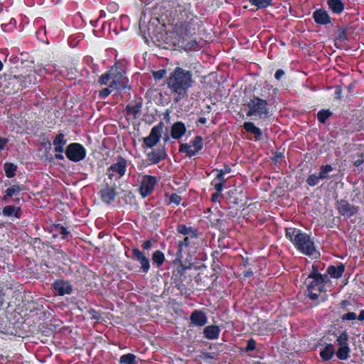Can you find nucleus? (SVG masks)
I'll return each instance as SVG.
<instances>
[{
    "mask_svg": "<svg viewBox=\"0 0 364 364\" xmlns=\"http://www.w3.org/2000/svg\"><path fill=\"white\" fill-rule=\"evenodd\" d=\"M168 22L173 26V33L182 39L194 36L202 25L190 3L178 4L170 14Z\"/></svg>",
    "mask_w": 364,
    "mask_h": 364,
    "instance_id": "nucleus-1",
    "label": "nucleus"
},
{
    "mask_svg": "<svg viewBox=\"0 0 364 364\" xmlns=\"http://www.w3.org/2000/svg\"><path fill=\"white\" fill-rule=\"evenodd\" d=\"M193 74L190 70H186L180 67H176L166 82L171 93L176 95L175 102H178L188 95V90L193 84Z\"/></svg>",
    "mask_w": 364,
    "mask_h": 364,
    "instance_id": "nucleus-2",
    "label": "nucleus"
},
{
    "mask_svg": "<svg viewBox=\"0 0 364 364\" xmlns=\"http://www.w3.org/2000/svg\"><path fill=\"white\" fill-rule=\"evenodd\" d=\"M286 237L291 241L297 251L312 257L316 253V247L310 235L295 228H286Z\"/></svg>",
    "mask_w": 364,
    "mask_h": 364,
    "instance_id": "nucleus-3",
    "label": "nucleus"
},
{
    "mask_svg": "<svg viewBox=\"0 0 364 364\" xmlns=\"http://www.w3.org/2000/svg\"><path fill=\"white\" fill-rule=\"evenodd\" d=\"M270 91L269 88L263 87L262 89L261 96L264 98L258 96H253L250 98V101L247 103V106L249 110L247 112V116L249 117H255L259 119H267L270 116V103L274 102V97L268 95L267 96L263 92Z\"/></svg>",
    "mask_w": 364,
    "mask_h": 364,
    "instance_id": "nucleus-4",
    "label": "nucleus"
},
{
    "mask_svg": "<svg viewBox=\"0 0 364 364\" xmlns=\"http://www.w3.org/2000/svg\"><path fill=\"white\" fill-rule=\"evenodd\" d=\"M176 231L178 234L183 235L184 237L178 242L177 252L172 261L173 264L183 261V251L184 249L195 247L198 245L199 236L198 231L196 228L192 226L188 227L185 224H178Z\"/></svg>",
    "mask_w": 364,
    "mask_h": 364,
    "instance_id": "nucleus-5",
    "label": "nucleus"
},
{
    "mask_svg": "<svg viewBox=\"0 0 364 364\" xmlns=\"http://www.w3.org/2000/svg\"><path fill=\"white\" fill-rule=\"evenodd\" d=\"M328 282V275L321 274L318 272V266L313 264L310 274L304 281L308 291V298L312 301L318 299L319 294L326 291L325 287Z\"/></svg>",
    "mask_w": 364,
    "mask_h": 364,
    "instance_id": "nucleus-6",
    "label": "nucleus"
},
{
    "mask_svg": "<svg viewBox=\"0 0 364 364\" xmlns=\"http://www.w3.org/2000/svg\"><path fill=\"white\" fill-rule=\"evenodd\" d=\"M111 82L110 87H114L117 90H131V86L128 85L129 80L125 75V72L114 64L110 67Z\"/></svg>",
    "mask_w": 364,
    "mask_h": 364,
    "instance_id": "nucleus-7",
    "label": "nucleus"
},
{
    "mask_svg": "<svg viewBox=\"0 0 364 364\" xmlns=\"http://www.w3.org/2000/svg\"><path fill=\"white\" fill-rule=\"evenodd\" d=\"M67 158L73 162H79L85 159L87 151L85 148L79 143H70L65 151Z\"/></svg>",
    "mask_w": 364,
    "mask_h": 364,
    "instance_id": "nucleus-8",
    "label": "nucleus"
},
{
    "mask_svg": "<svg viewBox=\"0 0 364 364\" xmlns=\"http://www.w3.org/2000/svg\"><path fill=\"white\" fill-rule=\"evenodd\" d=\"M159 181V178L155 176L144 175L139 187L140 196L145 198L152 194Z\"/></svg>",
    "mask_w": 364,
    "mask_h": 364,
    "instance_id": "nucleus-9",
    "label": "nucleus"
},
{
    "mask_svg": "<svg viewBox=\"0 0 364 364\" xmlns=\"http://www.w3.org/2000/svg\"><path fill=\"white\" fill-rule=\"evenodd\" d=\"M203 148V139L201 136H196L191 141V144H181L179 146V152L186 153L187 156L191 158Z\"/></svg>",
    "mask_w": 364,
    "mask_h": 364,
    "instance_id": "nucleus-10",
    "label": "nucleus"
},
{
    "mask_svg": "<svg viewBox=\"0 0 364 364\" xmlns=\"http://www.w3.org/2000/svg\"><path fill=\"white\" fill-rule=\"evenodd\" d=\"M127 166V160L122 156H117L116 162L113 163L107 169L108 178L112 180L115 174H118L119 178H122L126 173Z\"/></svg>",
    "mask_w": 364,
    "mask_h": 364,
    "instance_id": "nucleus-11",
    "label": "nucleus"
},
{
    "mask_svg": "<svg viewBox=\"0 0 364 364\" xmlns=\"http://www.w3.org/2000/svg\"><path fill=\"white\" fill-rule=\"evenodd\" d=\"M164 127V123L161 121L158 124L155 125L151 129L150 134L148 136L143 139V146L147 148H153L160 141L163 129Z\"/></svg>",
    "mask_w": 364,
    "mask_h": 364,
    "instance_id": "nucleus-12",
    "label": "nucleus"
},
{
    "mask_svg": "<svg viewBox=\"0 0 364 364\" xmlns=\"http://www.w3.org/2000/svg\"><path fill=\"white\" fill-rule=\"evenodd\" d=\"M26 186L21 183H16L14 184L9 188H7L4 191V196L1 198V202L8 204L10 203L12 201V198L14 197V199L13 200L14 203L16 204L19 203L20 201V193L21 191H25Z\"/></svg>",
    "mask_w": 364,
    "mask_h": 364,
    "instance_id": "nucleus-13",
    "label": "nucleus"
},
{
    "mask_svg": "<svg viewBox=\"0 0 364 364\" xmlns=\"http://www.w3.org/2000/svg\"><path fill=\"white\" fill-rule=\"evenodd\" d=\"M336 209L338 213L346 219H349L358 213L359 207L350 204L346 199L337 200L336 202Z\"/></svg>",
    "mask_w": 364,
    "mask_h": 364,
    "instance_id": "nucleus-14",
    "label": "nucleus"
},
{
    "mask_svg": "<svg viewBox=\"0 0 364 364\" xmlns=\"http://www.w3.org/2000/svg\"><path fill=\"white\" fill-rule=\"evenodd\" d=\"M51 289L56 296H63L65 294H71L73 291L72 284L68 280L58 279L51 284Z\"/></svg>",
    "mask_w": 364,
    "mask_h": 364,
    "instance_id": "nucleus-15",
    "label": "nucleus"
},
{
    "mask_svg": "<svg viewBox=\"0 0 364 364\" xmlns=\"http://www.w3.org/2000/svg\"><path fill=\"white\" fill-rule=\"evenodd\" d=\"M98 195L104 203L112 204L117 195L115 183L113 186H109L105 183V186L99 191Z\"/></svg>",
    "mask_w": 364,
    "mask_h": 364,
    "instance_id": "nucleus-16",
    "label": "nucleus"
},
{
    "mask_svg": "<svg viewBox=\"0 0 364 364\" xmlns=\"http://www.w3.org/2000/svg\"><path fill=\"white\" fill-rule=\"evenodd\" d=\"M132 252L133 258L140 264L139 272L144 274H147L151 268L149 257L137 247H133Z\"/></svg>",
    "mask_w": 364,
    "mask_h": 364,
    "instance_id": "nucleus-17",
    "label": "nucleus"
},
{
    "mask_svg": "<svg viewBox=\"0 0 364 364\" xmlns=\"http://www.w3.org/2000/svg\"><path fill=\"white\" fill-rule=\"evenodd\" d=\"M143 100L141 97H137L134 102H131L125 107V113L127 116L133 115L137 118L141 112Z\"/></svg>",
    "mask_w": 364,
    "mask_h": 364,
    "instance_id": "nucleus-18",
    "label": "nucleus"
},
{
    "mask_svg": "<svg viewBox=\"0 0 364 364\" xmlns=\"http://www.w3.org/2000/svg\"><path fill=\"white\" fill-rule=\"evenodd\" d=\"M1 214L2 216L11 218L14 220L21 218L22 210L18 205H7L2 208Z\"/></svg>",
    "mask_w": 364,
    "mask_h": 364,
    "instance_id": "nucleus-19",
    "label": "nucleus"
},
{
    "mask_svg": "<svg viewBox=\"0 0 364 364\" xmlns=\"http://www.w3.org/2000/svg\"><path fill=\"white\" fill-rule=\"evenodd\" d=\"M176 264L178 265L172 271L171 280L191 282L190 276L187 275L186 274V270L188 269V267L183 265L182 262H177Z\"/></svg>",
    "mask_w": 364,
    "mask_h": 364,
    "instance_id": "nucleus-20",
    "label": "nucleus"
},
{
    "mask_svg": "<svg viewBox=\"0 0 364 364\" xmlns=\"http://www.w3.org/2000/svg\"><path fill=\"white\" fill-rule=\"evenodd\" d=\"M147 159L151 164H157L160 161L164 160L167 157V153L164 146L153 149L151 151L147 153Z\"/></svg>",
    "mask_w": 364,
    "mask_h": 364,
    "instance_id": "nucleus-21",
    "label": "nucleus"
},
{
    "mask_svg": "<svg viewBox=\"0 0 364 364\" xmlns=\"http://www.w3.org/2000/svg\"><path fill=\"white\" fill-rule=\"evenodd\" d=\"M313 19L315 23L319 25H327L331 23V18L328 13L323 9H316L313 13Z\"/></svg>",
    "mask_w": 364,
    "mask_h": 364,
    "instance_id": "nucleus-22",
    "label": "nucleus"
},
{
    "mask_svg": "<svg viewBox=\"0 0 364 364\" xmlns=\"http://www.w3.org/2000/svg\"><path fill=\"white\" fill-rule=\"evenodd\" d=\"M191 323L196 326H203L208 319L205 313L201 310H194L190 316Z\"/></svg>",
    "mask_w": 364,
    "mask_h": 364,
    "instance_id": "nucleus-23",
    "label": "nucleus"
},
{
    "mask_svg": "<svg viewBox=\"0 0 364 364\" xmlns=\"http://www.w3.org/2000/svg\"><path fill=\"white\" fill-rule=\"evenodd\" d=\"M186 132V127L183 122L178 121L173 124L171 136L174 139H181Z\"/></svg>",
    "mask_w": 364,
    "mask_h": 364,
    "instance_id": "nucleus-24",
    "label": "nucleus"
},
{
    "mask_svg": "<svg viewBox=\"0 0 364 364\" xmlns=\"http://www.w3.org/2000/svg\"><path fill=\"white\" fill-rule=\"evenodd\" d=\"M5 301V294L2 289H0V309L3 306ZM11 323L9 322V325L3 323L0 321V332L7 335H16L14 328L10 326Z\"/></svg>",
    "mask_w": 364,
    "mask_h": 364,
    "instance_id": "nucleus-25",
    "label": "nucleus"
},
{
    "mask_svg": "<svg viewBox=\"0 0 364 364\" xmlns=\"http://www.w3.org/2000/svg\"><path fill=\"white\" fill-rule=\"evenodd\" d=\"M204 337L209 340H215L219 338L220 328L216 325L207 326L203 328Z\"/></svg>",
    "mask_w": 364,
    "mask_h": 364,
    "instance_id": "nucleus-26",
    "label": "nucleus"
},
{
    "mask_svg": "<svg viewBox=\"0 0 364 364\" xmlns=\"http://www.w3.org/2000/svg\"><path fill=\"white\" fill-rule=\"evenodd\" d=\"M51 232H53V237H56L58 235H61L62 240H67L68 235L70 234V230L68 228L63 226L60 223H55L51 225Z\"/></svg>",
    "mask_w": 364,
    "mask_h": 364,
    "instance_id": "nucleus-27",
    "label": "nucleus"
},
{
    "mask_svg": "<svg viewBox=\"0 0 364 364\" xmlns=\"http://www.w3.org/2000/svg\"><path fill=\"white\" fill-rule=\"evenodd\" d=\"M350 29V26L339 27L337 34L335 37V46L338 48V44H342L348 41V31Z\"/></svg>",
    "mask_w": 364,
    "mask_h": 364,
    "instance_id": "nucleus-28",
    "label": "nucleus"
},
{
    "mask_svg": "<svg viewBox=\"0 0 364 364\" xmlns=\"http://www.w3.org/2000/svg\"><path fill=\"white\" fill-rule=\"evenodd\" d=\"M65 135L63 132L58 133L53 139L54 151L56 153H63L65 151L64 146L67 140L65 139Z\"/></svg>",
    "mask_w": 364,
    "mask_h": 364,
    "instance_id": "nucleus-29",
    "label": "nucleus"
},
{
    "mask_svg": "<svg viewBox=\"0 0 364 364\" xmlns=\"http://www.w3.org/2000/svg\"><path fill=\"white\" fill-rule=\"evenodd\" d=\"M344 271L345 265L343 263H339L337 266L329 265L326 269L327 275L329 274L333 279L341 278Z\"/></svg>",
    "mask_w": 364,
    "mask_h": 364,
    "instance_id": "nucleus-30",
    "label": "nucleus"
},
{
    "mask_svg": "<svg viewBox=\"0 0 364 364\" xmlns=\"http://www.w3.org/2000/svg\"><path fill=\"white\" fill-rule=\"evenodd\" d=\"M327 5L331 11L339 15L345 9V4L341 0H327Z\"/></svg>",
    "mask_w": 364,
    "mask_h": 364,
    "instance_id": "nucleus-31",
    "label": "nucleus"
},
{
    "mask_svg": "<svg viewBox=\"0 0 364 364\" xmlns=\"http://www.w3.org/2000/svg\"><path fill=\"white\" fill-rule=\"evenodd\" d=\"M336 353L335 348L332 343H327L320 351V357L323 361L331 360Z\"/></svg>",
    "mask_w": 364,
    "mask_h": 364,
    "instance_id": "nucleus-32",
    "label": "nucleus"
},
{
    "mask_svg": "<svg viewBox=\"0 0 364 364\" xmlns=\"http://www.w3.org/2000/svg\"><path fill=\"white\" fill-rule=\"evenodd\" d=\"M226 181L227 178H225V175L218 172L217 176L211 181V186L214 187L216 191L222 192Z\"/></svg>",
    "mask_w": 364,
    "mask_h": 364,
    "instance_id": "nucleus-33",
    "label": "nucleus"
},
{
    "mask_svg": "<svg viewBox=\"0 0 364 364\" xmlns=\"http://www.w3.org/2000/svg\"><path fill=\"white\" fill-rule=\"evenodd\" d=\"M171 284L177 288L180 291L181 294L190 295L191 294V289L188 287L191 282L182 281V280H171Z\"/></svg>",
    "mask_w": 364,
    "mask_h": 364,
    "instance_id": "nucleus-34",
    "label": "nucleus"
},
{
    "mask_svg": "<svg viewBox=\"0 0 364 364\" xmlns=\"http://www.w3.org/2000/svg\"><path fill=\"white\" fill-rule=\"evenodd\" d=\"M166 210L164 207L159 206L154 208L149 214V218L152 223H157L160 219L164 218Z\"/></svg>",
    "mask_w": 364,
    "mask_h": 364,
    "instance_id": "nucleus-35",
    "label": "nucleus"
},
{
    "mask_svg": "<svg viewBox=\"0 0 364 364\" xmlns=\"http://www.w3.org/2000/svg\"><path fill=\"white\" fill-rule=\"evenodd\" d=\"M14 77L21 82V86L22 87H28L30 85L35 84L36 81V77L33 74H28L25 76L14 75Z\"/></svg>",
    "mask_w": 364,
    "mask_h": 364,
    "instance_id": "nucleus-36",
    "label": "nucleus"
},
{
    "mask_svg": "<svg viewBox=\"0 0 364 364\" xmlns=\"http://www.w3.org/2000/svg\"><path fill=\"white\" fill-rule=\"evenodd\" d=\"M243 128L247 132L254 134L256 139H260L262 136V131L261 129L256 127L252 122H245L243 124Z\"/></svg>",
    "mask_w": 364,
    "mask_h": 364,
    "instance_id": "nucleus-37",
    "label": "nucleus"
},
{
    "mask_svg": "<svg viewBox=\"0 0 364 364\" xmlns=\"http://www.w3.org/2000/svg\"><path fill=\"white\" fill-rule=\"evenodd\" d=\"M336 336V343L338 346H343L349 345V335L346 330L339 331L338 333H334Z\"/></svg>",
    "mask_w": 364,
    "mask_h": 364,
    "instance_id": "nucleus-38",
    "label": "nucleus"
},
{
    "mask_svg": "<svg viewBox=\"0 0 364 364\" xmlns=\"http://www.w3.org/2000/svg\"><path fill=\"white\" fill-rule=\"evenodd\" d=\"M350 348L349 345L338 346L336 355L338 360H346L350 358Z\"/></svg>",
    "mask_w": 364,
    "mask_h": 364,
    "instance_id": "nucleus-39",
    "label": "nucleus"
},
{
    "mask_svg": "<svg viewBox=\"0 0 364 364\" xmlns=\"http://www.w3.org/2000/svg\"><path fill=\"white\" fill-rule=\"evenodd\" d=\"M18 166L12 162L6 161L4 164L5 175L9 178H12L16 176Z\"/></svg>",
    "mask_w": 364,
    "mask_h": 364,
    "instance_id": "nucleus-40",
    "label": "nucleus"
},
{
    "mask_svg": "<svg viewBox=\"0 0 364 364\" xmlns=\"http://www.w3.org/2000/svg\"><path fill=\"white\" fill-rule=\"evenodd\" d=\"M151 260L153 264L159 268L165 261V255L161 250H156L152 254Z\"/></svg>",
    "mask_w": 364,
    "mask_h": 364,
    "instance_id": "nucleus-41",
    "label": "nucleus"
},
{
    "mask_svg": "<svg viewBox=\"0 0 364 364\" xmlns=\"http://www.w3.org/2000/svg\"><path fill=\"white\" fill-rule=\"evenodd\" d=\"M333 169L334 168L332 166L331 164L322 165L320 167V171L318 173L320 178H321V180L329 178L328 173L333 171Z\"/></svg>",
    "mask_w": 364,
    "mask_h": 364,
    "instance_id": "nucleus-42",
    "label": "nucleus"
},
{
    "mask_svg": "<svg viewBox=\"0 0 364 364\" xmlns=\"http://www.w3.org/2000/svg\"><path fill=\"white\" fill-rule=\"evenodd\" d=\"M333 114L330 109H321L317 113V119L320 123L324 124L326 120Z\"/></svg>",
    "mask_w": 364,
    "mask_h": 364,
    "instance_id": "nucleus-43",
    "label": "nucleus"
},
{
    "mask_svg": "<svg viewBox=\"0 0 364 364\" xmlns=\"http://www.w3.org/2000/svg\"><path fill=\"white\" fill-rule=\"evenodd\" d=\"M250 3L257 9H266L272 6V0H249Z\"/></svg>",
    "mask_w": 364,
    "mask_h": 364,
    "instance_id": "nucleus-44",
    "label": "nucleus"
},
{
    "mask_svg": "<svg viewBox=\"0 0 364 364\" xmlns=\"http://www.w3.org/2000/svg\"><path fill=\"white\" fill-rule=\"evenodd\" d=\"M120 364H137L136 355L132 353L122 355L119 358Z\"/></svg>",
    "mask_w": 364,
    "mask_h": 364,
    "instance_id": "nucleus-45",
    "label": "nucleus"
},
{
    "mask_svg": "<svg viewBox=\"0 0 364 364\" xmlns=\"http://www.w3.org/2000/svg\"><path fill=\"white\" fill-rule=\"evenodd\" d=\"M111 82L110 68L104 73L99 78L98 82L100 85H109Z\"/></svg>",
    "mask_w": 364,
    "mask_h": 364,
    "instance_id": "nucleus-46",
    "label": "nucleus"
},
{
    "mask_svg": "<svg viewBox=\"0 0 364 364\" xmlns=\"http://www.w3.org/2000/svg\"><path fill=\"white\" fill-rule=\"evenodd\" d=\"M321 180V178H320L319 174H311L309 175L306 178V183L311 187L316 186Z\"/></svg>",
    "mask_w": 364,
    "mask_h": 364,
    "instance_id": "nucleus-47",
    "label": "nucleus"
},
{
    "mask_svg": "<svg viewBox=\"0 0 364 364\" xmlns=\"http://www.w3.org/2000/svg\"><path fill=\"white\" fill-rule=\"evenodd\" d=\"M117 90V89H114V87H110V84L107 87L103 88L99 92V98L100 99H106L113 91Z\"/></svg>",
    "mask_w": 364,
    "mask_h": 364,
    "instance_id": "nucleus-48",
    "label": "nucleus"
},
{
    "mask_svg": "<svg viewBox=\"0 0 364 364\" xmlns=\"http://www.w3.org/2000/svg\"><path fill=\"white\" fill-rule=\"evenodd\" d=\"M256 341L255 339L253 338H250L248 341H247V346L246 347L244 348V351L245 352H250V351H252L256 349Z\"/></svg>",
    "mask_w": 364,
    "mask_h": 364,
    "instance_id": "nucleus-49",
    "label": "nucleus"
},
{
    "mask_svg": "<svg viewBox=\"0 0 364 364\" xmlns=\"http://www.w3.org/2000/svg\"><path fill=\"white\" fill-rule=\"evenodd\" d=\"M181 201V197L176 193H172L169 196V203H173L176 205H178Z\"/></svg>",
    "mask_w": 364,
    "mask_h": 364,
    "instance_id": "nucleus-50",
    "label": "nucleus"
},
{
    "mask_svg": "<svg viewBox=\"0 0 364 364\" xmlns=\"http://www.w3.org/2000/svg\"><path fill=\"white\" fill-rule=\"evenodd\" d=\"M155 242H156V240H154V238L145 240L141 245L142 250L144 251H146V250L148 251V250H151V248L153 246V244Z\"/></svg>",
    "mask_w": 364,
    "mask_h": 364,
    "instance_id": "nucleus-51",
    "label": "nucleus"
},
{
    "mask_svg": "<svg viewBox=\"0 0 364 364\" xmlns=\"http://www.w3.org/2000/svg\"><path fill=\"white\" fill-rule=\"evenodd\" d=\"M87 312L92 319L99 321L102 318L101 314L95 309H89Z\"/></svg>",
    "mask_w": 364,
    "mask_h": 364,
    "instance_id": "nucleus-52",
    "label": "nucleus"
},
{
    "mask_svg": "<svg viewBox=\"0 0 364 364\" xmlns=\"http://www.w3.org/2000/svg\"><path fill=\"white\" fill-rule=\"evenodd\" d=\"M166 70L165 69H161L153 72V76L156 80H161L165 77Z\"/></svg>",
    "mask_w": 364,
    "mask_h": 364,
    "instance_id": "nucleus-53",
    "label": "nucleus"
},
{
    "mask_svg": "<svg viewBox=\"0 0 364 364\" xmlns=\"http://www.w3.org/2000/svg\"><path fill=\"white\" fill-rule=\"evenodd\" d=\"M342 321H353L355 319H358V316L354 312H348L347 314H345L342 316Z\"/></svg>",
    "mask_w": 364,
    "mask_h": 364,
    "instance_id": "nucleus-54",
    "label": "nucleus"
},
{
    "mask_svg": "<svg viewBox=\"0 0 364 364\" xmlns=\"http://www.w3.org/2000/svg\"><path fill=\"white\" fill-rule=\"evenodd\" d=\"M217 356V354L215 353H211V352H205L203 353V359L205 361H208L209 360L215 359Z\"/></svg>",
    "mask_w": 364,
    "mask_h": 364,
    "instance_id": "nucleus-55",
    "label": "nucleus"
},
{
    "mask_svg": "<svg viewBox=\"0 0 364 364\" xmlns=\"http://www.w3.org/2000/svg\"><path fill=\"white\" fill-rule=\"evenodd\" d=\"M119 9V6L115 2H110L107 4V9L111 12L114 13L116 12Z\"/></svg>",
    "mask_w": 364,
    "mask_h": 364,
    "instance_id": "nucleus-56",
    "label": "nucleus"
},
{
    "mask_svg": "<svg viewBox=\"0 0 364 364\" xmlns=\"http://www.w3.org/2000/svg\"><path fill=\"white\" fill-rule=\"evenodd\" d=\"M277 323V321H274L272 323H269V321L266 320L264 321L263 323L266 325V326H265L266 330L272 331V330H274Z\"/></svg>",
    "mask_w": 364,
    "mask_h": 364,
    "instance_id": "nucleus-57",
    "label": "nucleus"
},
{
    "mask_svg": "<svg viewBox=\"0 0 364 364\" xmlns=\"http://www.w3.org/2000/svg\"><path fill=\"white\" fill-rule=\"evenodd\" d=\"M215 171L220 172V173H223V175H225L227 173H230L232 171V168L229 165L225 164L223 168L215 169Z\"/></svg>",
    "mask_w": 364,
    "mask_h": 364,
    "instance_id": "nucleus-58",
    "label": "nucleus"
},
{
    "mask_svg": "<svg viewBox=\"0 0 364 364\" xmlns=\"http://www.w3.org/2000/svg\"><path fill=\"white\" fill-rule=\"evenodd\" d=\"M225 223L226 221L223 219H217L216 220V225L218 227L220 230L224 231L227 228H225Z\"/></svg>",
    "mask_w": 364,
    "mask_h": 364,
    "instance_id": "nucleus-59",
    "label": "nucleus"
},
{
    "mask_svg": "<svg viewBox=\"0 0 364 364\" xmlns=\"http://www.w3.org/2000/svg\"><path fill=\"white\" fill-rule=\"evenodd\" d=\"M9 139L0 136V152L3 151L9 143Z\"/></svg>",
    "mask_w": 364,
    "mask_h": 364,
    "instance_id": "nucleus-60",
    "label": "nucleus"
},
{
    "mask_svg": "<svg viewBox=\"0 0 364 364\" xmlns=\"http://www.w3.org/2000/svg\"><path fill=\"white\" fill-rule=\"evenodd\" d=\"M284 75L285 72L282 69H278L274 74V77L277 80L280 81Z\"/></svg>",
    "mask_w": 364,
    "mask_h": 364,
    "instance_id": "nucleus-61",
    "label": "nucleus"
},
{
    "mask_svg": "<svg viewBox=\"0 0 364 364\" xmlns=\"http://www.w3.org/2000/svg\"><path fill=\"white\" fill-rule=\"evenodd\" d=\"M335 98L340 100L342 97V89L340 86H337L336 87V90L334 92Z\"/></svg>",
    "mask_w": 364,
    "mask_h": 364,
    "instance_id": "nucleus-62",
    "label": "nucleus"
},
{
    "mask_svg": "<svg viewBox=\"0 0 364 364\" xmlns=\"http://www.w3.org/2000/svg\"><path fill=\"white\" fill-rule=\"evenodd\" d=\"M222 196V192L216 191V193H213L211 195V200L213 202H217L218 200V198Z\"/></svg>",
    "mask_w": 364,
    "mask_h": 364,
    "instance_id": "nucleus-63",
    "label": "nucleus"
},
{
    "mask_svg": "<svg viewBox=\"0 0 364 364\" xmlns=\"http://www.w3.org/2000/svg\"><path fill=\"white\" fill-rule=\"evenodd\" d=\"M41 146L48 150H50L51 149V143L48 140H46V141H42Z\"/></svg>",
    "mask_w": 364,
    "mask_h": 364,
    "instance_id": "nucleus-64",
    "label": "nucleus"
}]
</instances>
